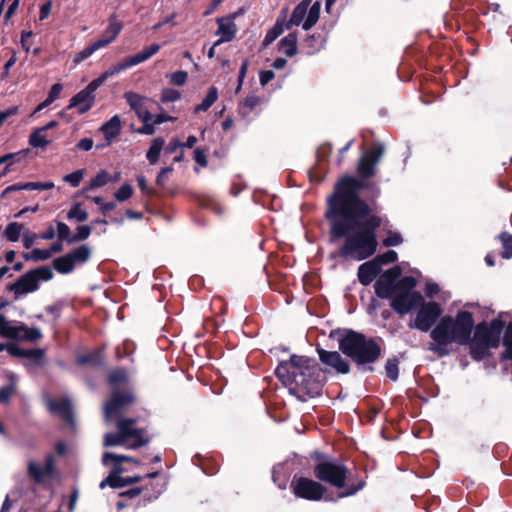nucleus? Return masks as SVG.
Wrapping results in <instances>:
<instances>
[{
  "mask_svg": "<svg viewBox=\"0 0 512 512\" xmlns=\"http://www.w3.org/2000/svg\"><path fill=\"white\" fill-rule=\"evenodd\" d=\"M363 187L364 184L354 177L341 178L328 198L325 214L330 224L331 240L345 238L339 255L357 261L376 252L375 230L381 225V219L371 214L367 203L358 195Z\"/></svg>",
  "mask_w": 512,
  "mask_h": 512,
  "instance_id": "nucleus-1",
  "label": "nucleus"
},
{
  "mask_svg": "<svg viewBox=\"0 0 512 512\" xmlns=\"http://www.w3.org/2000/svg\"><path fill=\"white\" fill-rule=\"evenodd\" d=\"M473 327V315L466 310L459 311L455 317H442L430 332L433 342L430 343L429 350L439 356L447 355L448 345H465L470 341Z\"/></svg>",
  "mask_w": 512,
  "mask_h": 512,
  "instance_id": "nucleus-2",
  "label": "nucleus"
},
{
  "mask_svg": "<svg viewBox=\"0 0 512 512\" xmlns=\"http://www.w3.org/2000/svg\"><path fill=\"white\" fill-rule=\"evenodd\" d=\"M316 369L314 361L310 358L292 355L288 361H283L277 366L275 373L291 392L303 391L312 394L315 390L312 375Z\"/></svg>",
  "mask_w": 512,
  "mask_h": 512,
  "instance_id": "nucleus-3",
  "label": "nucleus"
},
{
  "mask_svg": "<svg viewBox=\"0 0 512 512\" xmlns=\"http://www.w3.org/2000/svg\"><path fill=\"white\" fill-rule=\"evenodd\" d=\"M340 350L357 364L376 361L381 353L380 346L364 335L350 331L339 342Z\"/></svg>",
  "mask_w": 512,
  "mask_h": 512,
  "instance_id": "nucleus-4",
  "label": "nucleus"
},
{
  "mask_svg": "<svg viewBox=\"0 0 512 512\" xmlns=\"http://www.w3.org/2000/svg\"><path fill=\"white\" fill-rule=\"evenodd\" d=\"M135 420L122 419L117 423L116 433H107L104 436V446H125L128 449H137L148 443V437L143 429L135 428Z\"/></svg>",
  "mask_w": 512,
  "mask_h": 512,
  "instance_id": "nucleus-5",
  "label": "nucleus"
},
{
  "mask_svg": "<svg viewBox=\"0 0 512 512\" xmlns=\"http://www.w3.org/2000/svg\"><path fill=\"white\" fill-rule=\"evenodd\" d=\"M416 281L407 276L399 280L395 286V293L391 300V307L399 314H406L418 306L423 298L420 293L413 291Z\"/></svg>",
  "mask_w": 512,
  "mask_h": 512,
  "instance_id": "nucleus-6",
  "label": "nucleus"
},
{
  "mask_svg": "<svg viewBox=\"0 0 512 512\" xmlns=\"http://www.w3.org/2000/svg\"><path fill=\"white\" fill-rule=\"evenodd\" d=\"M53 271L48 266H41L22 275L15 283L9 285V290L16 296L35 292L39 289L40 281H49L53 278Z\"/></svg>",
  "mask_w": 512,
  "mask_h": 512,
  "instance_id": "nucleus-7",
  "label": "nucleus"
},
{
  "mask_svg": "<svg viewBox=\"0 0 512 512\" xmlns=\"http://www.w3.org/2000/svg\"><path fill=\"white\" fill-rule=\"evenodd\" d=\"M321 4L312 0L301 1L293 10L288 22H286L287 30L292 26L302 25L304 30H310L318 21L320 16Z\"/></svg>",
  "mask_w": 512,
  "mask_h": 512,
  "instance_id": "nucleus-8",
  "label": "nucleus"
},
{
  "mask_svg": "<svg viewBox=\"0 0 512 512\" xmlns=\"http://www.w3.org/2000/svg\"><path fill=\"white\" fill-rule=\"evenodd\" d=\"M314 474L319 480L337 488H342L346 483L348 469L338 461L325 460L314 467Z\"/></svg>",
  "mask_w": 512,
  "mask_h": 512,
  "instance_id": "nucleus-9",
  "label": "nucleus"
},
{
  "mask_svg": "<svg viewBox=\"0 0 512 512\" xmlns=\"http://www.w3.org/2000/svg\"><path fill=\"white\" fill-rule=\"evenodd\" d=\"M0 336L13 340L36 341L42 337L37 328H29L24 324H13L0 314Z\"/></svg>",
  "mask_w": 512,
  "mask_h": 512,
  "instance_id": "nucleus-10",
  "label": "nucleus"
},
{
  "mask_svg": "<svg viewBox=\"0 0 512 512\" xmlns=\"http://www.w3.org/2000/svg\"><path fill=\"white\" fill-rule=\"evenodd\" d=\"M441 313L442 309L437 302L431 301L423 303L417 312L415 320L411 322L409 326L411 328L427 332L439 318Z\"/></svg>",
  "mask_w": 512,
  "mask_h": 512,
  "instance_id": "nucleus-11",
  "label": "nucleus"
},
{
  "mask_svg": "<svg viewBox=\"0 0 512 512\" xmlns=\"http://www.w3.org/2000/svg\"><path fill=\"white\" fill-rule=\"evenodd\" d=\"M291 487L297 497L310 501L320 500L325 492V488L319 482L305 477L294 479Z\"/></svg>",
  "mask_w": 512,
  "mask_h": 512,
  "instance_id": "nucleus-12",
  "label": "nucleus"
},
{
  "mask_svg": "<svg viewBox=\"0 0 512 512\" xmlns=\"http://www.w3.org/2000/svg\"><path fill=\"white\" fill-rule=\"evenodd\" d=\"M503 327V322L500 320H493L490 323H481L476 326L474 338L491 348H497L500 344Z\"/></svg>",
  "mask_w": 512,
  "mask_h": 512,
  "instance_id": "nucleus-13",
  "label": "nucleus"
},
{
  "mask_svg": "<svg viewBox=\"0 0 512 512\" xmlns=\"http://www.w3.org/2000/svg\"><path fill=\"white\" fill-rule=\"evenodd\" d=\"M133 401L134 396L131 392H121L114 389L110 400L104 406L105 419L108 421L119 416Z\"/></svg>",
  "mask_w": 512,
  "mask_h": 512,
  "instance_id": "nucleus-14",
  "label": "nucleus"
},
{
  "mask_svg": "<svg viewBox=\"0 0 512 512\" xmlns=\"http://www.w3.org/2000/svg\"><path fill=\"white\" fill-rule=\"evenodd\" d=\"M133 401L134 396L131 392H121L114 389L110 400L104 406L105 419L108 421L119 416Z\"/></svg>",
  "mask_w": 512,
  "mask_h": 512,
  "instance_id": "nucleus-15",
  "label": "nucleus"
},
{
  "mask_svg": "<svg viewBox=\"0 0 512 512\" xmlns=\"http://www.w3.org/2000/svg\"><path fill=\"white\" fill-rule=\"evenodd\" d=\"M401 270L395 266L387 270L376 281L374 288L375 293L380 298H392L395 293L396 280L400 277Z\"/></svg>",
  "mask_w": 512,
  "mask_h": 512,
  "instance_id": "nucleus-16",
  "label": "nucleus"
},
{
  "mask_svg": "<svg viewBox=\"0 0 512 512\" xmlns=\"http://www.w3.org/2000/svg\"><path fill=\"white\" fill-rule=\"evenodd\" d=\"M384 154L382 144L374 145L369 151L365 152L358 162V173L363 177H371L375 174V166Z\"/></svg>",
  "mask_w": 512,
  "mask_h": 512,
  "instance_id": "nucleus-17",
  "label": "nucleus"
},
{
  "mask_svg": "<svg viewBox=\"0 0 512 512\" xmlns=\"http://www.w3.org/2000/svg\"><path fill=\"white\" fill-rule=\"evenodd\" d=\"M318 354L324 364L334 368L337 372L347 374L350 371L349 363L338 352L318 349Z\"/></svg>",
  "mask_w": 512,
  "mask_h": 512,
  "instance_id": "nucleus-18",
  "label": "nucleus"
},
{
  "mask_svg": "<svg viewBox=\"0 0 512 512\" xmlns=\"http://www.w3.org/2000/svg\"><path fill=\"white\" fill-rule=\"evenodd\" d=\"M120 472H121L120 469L115 468L114 471L100 483V488L103 489L106 486H110L113 488H122V487H125L128 485L137 483L141 480L140 476L121 477L119 475Z\"/></svg>",
  "mask_w": 512,
  "mask_h": 512,
  "instance_id": "nucleus-19",
  "label": "nucleus"
},
{
  "mask_svg": "<svg viewBox=\"0 0 512 512\" xmlns=\"http://www.w3.org/2000/svg\"><path fill=\"white\" fill-rule=\"evenodd\" d=\"M94 103L95 95H90L88 92L81 90L71 98L67 108H76L79 114H84L93 107Z\"/></svg>",
  "mask_w": 512,
  "mask_h": 512,
  "instance_id": "nucleus-20",
  "label": "nucleus"
},
{
  "mask_svg": "<svg viewBox=\"0 0 512 512\" xmlns=\"http://www.w3.org/2000/svg\"><path fill=\"white\" fill-rule=\"evenodd\" d=\"M217 22L218 30L216 35L219 36V39L215 42V45L231 41L236 33L235 23L229 18H219Z\"/></svg>",
  "mask_w": 512,
  "mask_h": 512,
  "instance_id": "nucleus-21",
  "label": "nucleus"
},
{
  "mask_svg": "<svg viewBox=\"0 0 512 512\" xmlns=\"http://www.w3.org/2000/svg\"><path fill=\"white\" fill-rule=\"evenodd\" d=\"M47 407L52 413L59 415L62 419L72 422L71 404L67 399H49Z\"/></svg>",
  "mask_w": 512,
  "mask_h": 512,
  "instance_id": "nucleus-22",
  "label": "nucleus"
},
{
  "mask_svg": "<svg viewBox=\"0 0 512 512\" xmlns=\"http://www.w3.org/2000/svg\"><path fill=\"white\" fill-rule=\"evenodd\" d=\"M378 261H368L360 265L358 269V278L363 285H369L380 272Z\"/></svg>",
  "mask_w": 512,
  "mask_h": 512,
  "instance_id": "nucleus-23",
  "label": "nucleus"
},
{
  "mask_svg": "<svg viewBox=\"0 0 512 512\" xmlns=\"http://www.w3.org/2000/svg\"><path fill=\"white\" fill-rule=\"evenodd\" d=\"M121 127L122 121L119 115H114L100 127V131L104 134L106 139V145H110L113 139L119 135Z\"/></svg>",
  "mask_w": 512,
  "mask_h": 512,
  "instance_id": "nucleus-24",
  "label": "nucleus"
},
{
  "mask_svg": "<svg viewBox=\"0 0 512 512\" xmlns=\"http://www.w3.org/2000/svg\"><path fill=\"white\" fill-rule=\"evenodd\" d=\"M279 50L288 57H293L297 53V35L290 33L278 43Z\"/></svg>",
  "mask_w": 512,
  "mask_h": 512,
  "instance_id": "nucleus-25",
  "label": "nucleus"
},
{
  "mask_svg": "<svg viewBox=\"0 0 512 512\" xmlns=\"http://www.w3.org/2000/svg\"><path fill=\"white\" fill-rule=\"evenodd\" d=\"M27 473L36 483H42L45 479L49 478L44 466H41L34 460L28 461Z\"/></svg>",
  "mask_w": 512,
  "mask_h": 512,
  "instance_id": "nucleus-26",
  "label": "nucleus"
},
{
  "mask_svg": "<svg viewBox=\"0 0 512 512\" xmlns=\"http://www.w3.org/2000/svg\"><path fill=\"white\" fill-rule=\"evenodd\" d=\"M124 98L126 99L130 108L134 110L136 114L146 108L145 103L148 99L138 93L128 91L124 94Z\"/></svg>",
  "mask_w": 512,
  "mask_h": 512,
  "instance_id": "nucleus-27",
  "label": "nucleus"
},
{
  "mask_svg": "<svg viewBox=\"0 0 512 512\" xmlns=\"http://www.w3.org/2000/svg\"><path fill=\"white\" fill-rule=\"evenodd\" d=\"M50 142L46 131L42 127L35 129L29 137V143L34 148H45Z\"/></svg>",
  "mask_w": 512,
  "mask_h": 512,
  "instance_id": "nucleus-28",
  "label": "nucleus"
},
{
  "mask_svg": "<svg viewBox=\"0 0 512 512\" xmlns=\"http://www.w3.org/2000/svg\"><path fill=\"white\" fill-rule=\"evenodd\" d=\"M123 28L122 23L117 19L115 15L109 18V24L103 33V37L108 39L112 43L117 36L120 34Z\"/></svg>",
  "mask_w": 512,
  "mask_h": 512,
  "instance_id": "nucleus-29",
  "label": "nucleus"
},
{
  "mask_svg": "<svg viewBox=\"0 0 512 512\" xmlns=\"http://www.w3.org/2000/svg\"><path fill=\"white\" fill-rule=\"evenodd\" d=\"M160 48H161V46L159 44H152L148 47H145L140 52H138L137 54L132 55L130 57H131L134 65L136 66L142 62H145L146 60L151 58L153 55L158 53Z\"/></svg>",
  "mask_w": 512,
  "mask_h": 512,
  "instance_id": "nucleus-30",
  "label": "nucleus"
},
{
  "mask_svg": "<svg viewBox=\"0 0 512 512\" xmlns=\"http://www.w3.org/2000/svg\"><path fill=\"white\" fill-rule=\"evenodd\" d=\"M489 347L488 345L480 342L476 338H473L470 344V354L475 360H482L489 355Z\"/></svg>",
  "mask_w": 512,
  "mask_h": 512,
  "instance_id": "nucleus-31",
  "label": "nucleus"
},
{
  "mask_svg": "<svg viewBox=\"0 0 512 512\" xmlns=\"http://www.w3.org/2000/svg\"><path fill=\"white\" fill-rule=\"evenodd\" d=\"M68 255L71 257L74 265L83 264L91 256V249L87 245H82L74 250H72Z\"/></svg>",
  "mask_w": 512,
  "mask_h": 512,
  "instance_id": "nucleus-32",
  "label": "nucleus"
},
{
  "mask_svg": "<svg viewBox=\"0 0 512 512\" xmlns=\"http://www.w3.org/2000/svg\"><path fill=\"white\" fill-rule=\"evenodd\" d=\"M53 267L56 271L62 274H67L73 271L75 265L71 260V257L66 254L62 257H58L53 261Z\"/></svg>",
  "mask_w": 512,
  "mask_h": 512,
  "instance_id": "nucleus-33",
  "label": "nucleus"
},
{
  "mask_svg": "<svg viewBox=\"0 0 512 512\" xmlns=\"http://www.w3.org/2000/svg\"><path fill=\"white\" fill-rule=\"evenodd\" d=\"M112 177L108 174L107 171L101 170L95 177H93L85 190H94L97 188H101L111 182Z\"/></svg>",
  "mask_w": 512,
  "mask_h": 512,
  "instance_id": "nucleus-34",
  "label": "nucleus"
},
{
  "mask_svg": "<svg viewBox=\"0 0 512 512\" xmlns=\"http://www.w3.org/2000/svg\"><path fill=\"white\" fill-rule=\"evenodd\" d=\"M218 99V90L212 86L209 88L206 97L195 107V112L207 111Z\"/></svg>",
  "mask_w": 512,
  "mask_h": 512,
  "instance_id": "nucleus-35",
  "label": "nucleus"
},
{
  "mask_svg": "<svg viewBox=\"0 0 512 512\" xmlns=\"http://www.w3.org/2000/svg\"><path fill=\"white\" fill-rule=\"evenodd\" d=\"M164 145V139L163 138H155L152 141V144L147 152V159L150 164H155L158 161L160 152Z\"/></svg>",
  "mask_w": 512,
  "mask_h": 512,
  "instance_id": "nucleus-36",
  "label": "nucleus"
},
{
  "mask_svg": "<svg viewBox=\"0 0 512 512\" xmlns=\"http://www.w3.org/2000/svg\"><path fill=\"white\" fill-rule=\"evenodd\" d=\"M135 66L131 57H126L124 59H122L121 61H119L118 63L112 65L111 67H109L106 71H105V74L106 76L109 78V77H112L116 74H119L121 73L122 71L130 68V67H133Z\"/></svg>",
  "mask_w": 512,
  "mask_h": 512,
  "instance_id": "nucleus-37",
  "label": "nucleus"
},
{
  "mask_svg": "<svg viewBox=\"0 0 512 512\" xmlns=\"http://www.w3.org/2000/svg\"><path fill=\"white\" fill-rule=\"evenodd\" d=\"M22 229H23V225L22 224H19L17 222H13V223H10L6 227V229L4 231V234H5V236L7 237L8 240H10L12 242H16L20 238Z\"/></svg>",
  "mask_w": 512,
  "mask_h": 512,
  "instance_id": "nucleus-38",
  "label": "nucleus"
},
{
  "mask_svg": "<svg viewBox=\"0 0 512 512\" xmlns=\"http://www.w3.org/2000/svg\"><path fill=\"white\" fill-rule=\"evenodd\" d=\"M260 103V98L254 94L248 95L240 105V111L243 115H247Z\"/></svg>",
  "mask_w": 512,
  "mask_h": 512,
  "instance_id": "nucleus-39",
  "label": "nucleus"
},
{
  "mask_svg": "<svg viewBox=\"0 0 512 512\" xmlns=\"http://www.w3.org/2000/svg\"><path fill=\"white\" fill-rule=\"evenodd\" d=\"M286 23H281L279 20L276 22L275 26L266 34L264 43L265 45H269L272 43L279 35H281L286 30Z\"/></svg>",
  "mask_w": 512,
  "mask_h": 512,
  "instance_id": "nucleus-40",
  "label": "nucleus"
},
{
  "mask_svg": "<svg viewBox=\"0 0 512 512\" xmlns=\"http://www.w3.org/2000/svg\"><path fill=\"white\" fill-rule=\"evenodd\" d=\"M500 241L502 243L503 250L501 255L503 258L509 259L512 257V236L508 233H502L500 235Z\"/></svg>",
  "mask_w": 512,
  "mask_h": 512,
  "instance_id": "nucleus-41",
  "label": "nucleus"
},
{
  "mask_svg": "<svg viewBox=\"0 0 512 512\" xmlns=\"http://www.w3.org/2000/svg\"><path fill=\"white\" fill-rule=\"evenodd\" d=\"M88 218V213L81 209L80 204H75L67 213V219H76L78 222H84Z\"/></svg>",
  "mask_w": 512,
  "mask_h": 512,
  "instance_id": "nucleus-42",
  "label": "nucleus"
},
{
  "mask_svg": "<svg viewBox=\"0 0 512 512\" xmlns=\"http://www.w3.org/2000/svg\"><path fill=\"white\" fill-rule=\"evenodd\" d=\"M27 260L43 261L51 257V251L47 249H33L29 254H25Z\"/></svg>",
  "mask_w": 512,
  "mask_h": 512,
  "instance_id": "nucleus-43",
  "label": "nucleus"
},
{
  "mask_svg": "<svg viewBox=\"0 0 512 512\" xmlns=\"http://www.w3.org/2000/svg\"><path fill=\"white\" fill-rule=\"evenodd\" d=\"M323 40L321 39L320 35L317 37L315 35H312L306 39V46L308 48V54H314L317 51H319L322 47Z\"/></svg>",
  "mask_w": 512,
  "mask_h": 512,
  "instance_id": "nucleus-44",
  "label": "nucleus"
},
{
  "mask_svg": "<svg viewBox=\"0 0 512 512\" xmlns=\"http://www.w3.org/2000/svg\"><path fill=\"white\" fill-rule=\"evenodd\" d=\"M84 170L79 169L63 177V181L69 183L73 187H77L84 177Z\"/></svg>",
  "mask_w": 512,
  "mask_h": 512,
  "instance_id": "nucleus-45",
  "label": "nucleus"
},
{
  "mask_svg": "<svg viewBox=\"0 0 512 512\" xmlns=\"http://www.w3.org/2000/svg\"><path fill=\"white\" fill-rule=\"evenodd\" d=\"M398 361L396 359H388L386 362L385 370L387 377L392 381H396L398 379Z\"/></svg>",
  "mask_w": 512,
  "mask_h": 512,
  "instance_id": "nucleus-46",
  "label": "nucleus"
},
{
  "mask_svg": "<svg viewBox=\"0 0 512 512\" xmlns=\"http://www.w3.org/2000/svg\"><path fill=\"white\" fill-rule=\"evenodd\" d=\"M110 461H115L117 463H122L124 461H130V462H135L136 461L128 456H124V455H118V454H115V453H109V452H106L104 453L103 455V458H102V462L104 465H108Z\"/></svg>",
  "mask_w": 512,
  "mask_h": 512,
  "instance_id": "nucleus-47",
  "label": "nucleus"
},
{
  "mask_svg": "<svg viewBox=\"0 0 512 512\" xmlns=\"http://www.w3.org/2000/svg\"><path fill=\"white\" fill-rule=\"evenodd\" d=\"M133 194V188L130 184H123L114 194L116 200L123 202L129 199Z\"/></svg>",
  "mask_w": 512,
  "mask_h": 512,
  "instance_id": "nucleus-48",
  "label": "nucleus"
},
{
  "mask_svg": "<svg viewBox=\"0 0 512 512\" xmlns=\"http://www.w3.org/2000/svg\"><path fill=\"white\" fill-rule=\"evenodd\" d=\"M108 79L105 72H103L98 78L91 81L83 91L88 92L90 95H95L94 92Z\"/></svg>",
  "mask_w": 512,
  "mask_h": 512,
  "instance_id": "nucleus-49",
  "label": "nucleus"
},
{
  "mask_svg": "<svg viewBox=\"0 0 512 512\" xmlns=\"http://www.w3.org/2000/svg\"><path fill=\"white\" fill-rule=\"evenodd\" d=\"M108 79L105 72H103L98 78L91 81L83 91L88 92L90 95H95L94 92Z\"/></svg>",
  "mask_w": 512,
  "mask_h": 512,
  "instance_id": "nucleus-50",
  "label": "nucleus"
},
{
  "mask_svg": "<svg viewBox=\"0 0 512 512\" xmlns=\"http://www.w3.org/2000/svg\"><path fill=\"white\" fill-rule=\"evenodd\" d=\"M54 183L52 181L47 182H28L23 184L22 188L25 190H50L54 188Z\"/></svg>",
  "mask_w": 512,
  "mask_h": 512,
  "instance_id": "nucleus-51",
  "label": "nucleus"
},
{
  "mask_svg": "<svg viewBox=\"0 0 512 512\" xmlns=\"http://www.w3.org/2000/svg\"><path fill=\"white\" fill-rule=\"evenodd\" d=\"M403 242V238L400 233L395 231H389L387 237L383 240L385 247L397 246Z\"/></svg>",
  "mask_w": 512,
  "mask_h": 512,
  "instance_id": "nucleus-52",
  "label": "nucleus"
},
{
  "mask_svg": "<svg viewBox=\"0 0 512 512\" xmlns=\"http://www.w3.org/2000/svg\"><path fill=\"white\" fill-rule=\"evenodd\" d=\"M91 227L87 225H82L77 228V234L69 239V242L75 241H83L86 240L91 234Z\"/></svg>",
  "mask_w": 512,
  "mask_h": 512,
  "instance_id": "nucleus-53",
  "label": "nucleus"
},
{
  "mask_svg": "<svg viewBox=\"0 0 512 512\" xmlns=\"http://www.w3.org/2000/svg\"><path fill=\"white\" fill-rule=\"evenodd\" d=\"M397 260V253L394 250H389L382 255L377 256L374 261H378L380 266L382 264L393 263Z\"/></svg>",
  "mask_w": 512,
  "mask_h": 512,
  "instance_id": "nucleus-54",
  "label": "nucleus"
},
{
  "mask_svg": "<svg viewBox=\"0 0 512 512\" xmlns=\"http://www.w3.org/2000/svg\"><path fill=\"white\" fill-rule=\"evenodd\" d=\"M187 72L185 71H176L169 75L170 82L173 85L181 86L184 85L187 80Z\"/></svg>",
  "mask_w": 512,
  "mask_h": 512,
  "instance_id": "nucleus-55",
  "label": "nucleus"
},
{
  "mask_svg": "<svg viewBox=\"0 0 512 512\" xmlns=\"http://www.w3.org/2000/svg\"><path fill=\"white\" fill-rule=\"evenodd\" d=\"M96 51L94 50L91 43L87 45L82 51H80L78 54L74 57V63L79 64L83 60L87 59L91 55H93Z\"/></svg>",
  "mask_w": 512,
  "mask_h": 512,
  "instance_id": "nucleus-56",
  "label": "nucleus"
},
{
  "mask_svg": "<svg viewBox=\"0 0 512 512\" xmlns=\"http://www.w3.org/2000/svg\"><path fill=\"white\" fill-rule=\"evenodd\" d=\"M44 468L49 478L54 477V475L56 474V465L55 458L53 455H48L46 457Z\"/></svg>",
  "mask_w": 512,
  "mask_h": 512,
  "instance_id": "nucleus-57",
  "label": "nucleus"
},
{
  "mask_svg": "<svg viewBox=\"0 0 512 512\" xmlns=\"http://www.w3.org/2000/svg\"><path fill=\"white\" fill-rule=\"evenodd\" d=\"M180 98V93L174 89H165L162 92V102H174Z\"/></svg>",
  "mask_w": 512,
  "mask_h": 512,
  "instance_id": "nucleus-58",
  "label": "nucleus"
},
{
  "mask_svg": "<svg viewBox=\"0 0 512 512\" xmlns=\"http://www.w3.org/2000/svg\"><path fill=\"white\" fill-rule=\"evenodd\" d=\"M15 386L14 384H10L0 388V402L6 403L9 401L10 397L14 393Z\"/></svg>",
  "mask_w": 512,
  "mask_h": 512,
  "instance_id": "nucleus-59",
  "label": "nucleus"
},
{
  "mask_svg": "<svg viewBox=\"0 0 512 512\" xmlns=\"http://www.w3.org/2000/svg\"><path fill=\"white\" fill-rule=\"evenodd\" d=\"M126 372L124 370H116L113 371L109 376V382L111 385H116L117 383L124 382L126 380Z\"/></svg>",
  "mask_w": 512,
  "mask_h": 512,
  "instance_id": "nucleus-60",
  "label": "nucleus"
},
{
  "mask_svg": "<svg viewBox=\"0 0 512 512\" xmlns=\"http://www.w3.org/2000/svg\"><path fill=\"white\" fill-rule=\"evenodd\" d=\"M17 55L16 52H13L10 59L5 63L2 72V79H6L10 74L11 67L16 63Z\"/></svg>",
  "mask_w": 512,
  "mask_h": 512,
  "instance_id": "nucleus-61",
  "label": "nucleus"
},
{
  "mask_svg": "<svg viewBox=\"0 0 512 512\" xmlns=\"http://www.w3.org/2000/svg\"><path fill=\"white\" fill-rule=\"evenodd\" d=\"M57 233L60 239L66 240L70 235V228L63 222L57 223Z\"/></svg>",
  "mask_w": 512,
  "mask_h": 512,
  "instance_id": "nucleus-62",
  "label": "nucleus"
},
{
  "mask_svg": "<svg viewBox=\"0 0 512 512\" xmlns=\"http://www.w3.org/2000/svg\"><path fill=\"white\" fill-rule=\"evenodd\" d=\"M62 89H63V87H62L61 84H59V83L54 84L51 87L49 95L47 97L48 98V102H52L53 103L56 99H58Z\"/></svg>",
  "mask_w": 512,
  "mask_h": 512,
  "instance_id": "nucleus-63",
  "label": "nucleus"
},
{
  "mask_svg": "<svg viewBox=\"0 0 512 512\" xmlns=\"http://www.w3.org/2000/svg\"><path fill=\"white\" fill-rule=\"evenodd\" d=\"M275 74L271 70H264L259 73V80L260 84L262 86H265L267 83H269L273 78Z\"/></svg>",
  "mask_w": 512,
  "mask_h": 512,
  "instance_id": "nucleus-64",
  "label": "nucleus"
}]
</instances>
